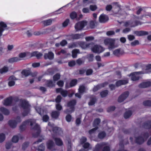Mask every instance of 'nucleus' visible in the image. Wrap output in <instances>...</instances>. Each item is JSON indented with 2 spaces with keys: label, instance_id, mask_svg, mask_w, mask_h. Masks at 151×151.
<instances>
[{
  "label": "nucleus",
  "instance_id": "1",
  "mask_svg": "<svg viewBox=\"0 0 151 151\" xmlns=\"http://www.w3.org/2000/svg\"><path fill=\"white\" fill-rule=\"evenodd\" d=\"M29 123L31 126H34L32 129H34L35 132H36V134H33V135L35 137H37L40 132V129L39 126L35 123V121L34 119L27 120L24 122L19 127L20 130L21 131L25 130L26 126L29 125Z\"/></svg>",
  "mask_w": 151,
  "mask_h": 151
},
{
  "label": "nucleus",
  "instance_id": "2",
  "mask_svg": "<svg viewBox=\"0 0 151 151\" xmlns=\"http://www.w3.org/2000/svg\"><path fill=\"white\" fill-rule=\"evenodd\" d=\"M116 40L113 39H107L104 40V44L108 46V49L111 50L117 47L115 45Z\"/></svg>",
  "mask_w": 151,
  "mask_h": 151
},
{
  "label": "nucleus",
  "instance_id": "3",
  "mask_svg": "<svg viewBox=\"0 0 151 151\" xmlns=\"http://www.w3.org/2000/svg\"><path fill=\"white\" fill-rule=\"evenodd\" d=\"M76 101L75 100L70 101L68 102L67 105V106L70 108L69 109H67L64 111L65 114L71 113L74 111V106L76 104Z\"/></svg>",
  "mask_w": 151,
  "mask_h": 151
},
{
  "label": "nucleus",
  "instance_id": "4",
  "mask_svg": "<svg viewBox=\"0 0 151 151\" xmlns=\"http://www.w3.org/2000/svg\"><path fill=\"white\" fill-rule=\"evenodd\" d=\"M21 103V106L24 109L23 115L24 116H26L29 112V106L28 103L24 100L22 101Z\"/></svg>",
  "mask_w": 151,
  "mask_h": 151
},
{
  "label": "nucleus",
  "instance_id": "5",
  "mask_svg": "<svg viewBox=\"0 0 151 151\" xmlns=\"http://www.w3.org/2000/svg\"><path fill=\"white\" fill-rule=\"evenodd\" d=\"M148 137V134L146 133L143 136H139L136 137L135 138V142L138 144H141L146 140Z\"/></svg>",
  "mask_w": 151,
  "mask_h": 151
},
{
  "label": "nucleus",
  "instance_id": "6",
  "mask_svg": "<svg viewBox=\"0 0 151 151\" xmlns=\"http://www.w3.org/2000/svg\"><path fill=\"white\" fill-rule=\"evenodd\" d=\"M112 6L113 11L115 13H119L122 10L121 6L119 2H114L111 3Z\"/></svg>",
  "mask_w": 151,
  "mask_h": 151
},
{
  "label": "nucleus",
  "instance_id": "7",
  "mask_svg": "<svg viewBox=\"0 0 151 151\" xmlns=\"http://www.w3.org/2000/svg\"><path fill=\"white\" fill-rule=\"evenodd\" d=\"M87 22L86 21H83L77 23L75 25V27L77 31L82 29L87 24Z\"/></svg>",
  "mask_w": 151,
  "mask_h": 151
},
{
  "label": "nucleus",
  "instance_id": "8",
  "mask_svg": "<svg viewBox=\"0 0 151 151\" xmlns=\"http://www.w3.org/2000/svg\"><path fill=\"white\" fill-rule=\"evenodd\" d=\"M48 125L52 129L53 131L58 135H61L63 134V131L61 129L57 127H54V125L52 124L50 122L48 123Z\"/></svg>",
  "mask_w": 151,
  "mask_h": 151
},
{
  "label": "nucleus",
  "instance_id": "9",
  "mask_svg": "<svg viewBox=\"0 0 151 151\" xmlns=\"http://www.w3.org/2000/svg\"><path fill=\"white\" fill-rule=\"evenodd\" d=\"M144 73L141 72H134L130 74L129 76H131L132 80L136 81L139 79V74Z\"/></svg>",
  "mask_w": 151,
  "mask_h": 151
},
{
  "label": "nucleus",
  "instance_id": "10",
  "mask_svg": "<svg viewBox=\"0 0 151 151\" xmlns=\"http://www.w3.org/2000/svg\"><path fill=\"white\" fill-rule=\"evenodd\" d=\"M104 50L102 47L97 45H94L91 48L92 51L95 53H100Z\"/></svg>",
  "mask_w": 151,
  "mask_h": 151
},
{
  "label": "nucleus",
  "instance_id": "11",
  "mask_svg": "<svg viewBox=\"0 0 151 151\" xmlns=\"http://www.w3.org/2000/svg\"><path fill=\"white\" fill-rule=\"evenodd\" d=\"M129 94L128 92H125L122 93L119 97L118 100V101L119 102H123L128 97Z\"/></svg>",
  "mask_w": 151,
  "mask_h": 151
},
{
  "label": "nucleus",
  "instance_id": "12",
  "mask_svg": "<svg viewBox=\"0 0 151 151\" xmlns=\"http://www.w3.org/2000/svg\"><path fill=\"white\" fill-rule=\"evenodd\" d=\"M109 20V18L106 15L102 14L99 18V22L101 23H104L107 22Z\"/></svg>",
  "mask_w": 151,
  "mask_h": 151
},
{
  "label": "nucleus",
  "instance_id": "13",
  "mask_svg": "<svg viewBox=\"0 0 151 151\" xmlns=\"http://www.w3.org/2000/svg\"><path fill=\"white\" fill-rule=\"evenodd\" d=\"M8 85L9 86H14L15 84V81L17 80V78L14 76H11L9 78Z\"/></svg>",
  "mask_w": 151,
  "mask_h": 151
},
{
  "label": "nucleus",
  "instance_id": "14",
  "mask_svg": "<svg viewBox=\"0 0 151 151\" xmlns=\"http://www.w3.org/2000/svg\"><path fill=\"white\" fill-rule=\"evenodd\" d=\"M54 56V54L51 52H49L48 53H45L44 55V57L45 59L52 60Z\"/></svg>",
  "mask_w": 151,
  "mask_h": 151
},
{
  "label": "nucleus",
  "instance_id": "15",
  "mask_svg": "<svg viewBox=\"0 0 151 151\" xmlns=\"http://www.w3.org/2000/svg\"><path fill=\"white\" fill-rule=\"evenodd\" d=\"M6 27L7 25L4 22H0V37L2 35V32L6 29Z\"/></svg>",
  "mask_w": 151,
  "mask_h": 151
},
{
  "label": "nucleus",
  "instance_id": "16",
  "mask_svg": "<svg viewBox=\"0 0 151 151\" xmlns=\"http://www.w3.org/2000/svg\"><path fill=\"white\" fill-rule=\"evenodd\" d=\"M77 80L76 79H73L71 81L70 83V85H68V83H66L65 84V87L66 88H69L70 87L74 86L77 83Z\"/></svg>",
  "mask_w": 151,
  "mask_h": 151
},
{
  "label": "nucleus",
  "instance_id": "17",
  "mask_svg": "<svg viewBox=\"0 0 151 151\" xmlns=\"http://www.w3.org/2000/svg\"><path fill=\"white\" fill-rule=\"evenodd\" d=\"M124 53V51L123 50L121 49H116L113 52V54L117 56L122 55Z\"/></svg>",
  "mask_w": 151,
  "mask_h": 151
},
{
  "label": "nucleus",
  "instance_id": "18",
  "mask_svg": "<svg viewBox=\"0 0 151 151\" xmlns=\"http://www.w3.org/2000/svg\"><path fill=\"white\" fill-rule=\"evenodd\" d=\"M131 27H136L138 25H141L143 23L138 20H131Z\"/></svg>",
  "mask_w": 151,
  "mask_h": 151
},
{
  "label": "nucleus",
  "instance_id": "19",
  "mask_svg": "<svg viewBox=\"0 0 151 151\" xmlns=\"http://www.w3.org/2000/svg\"><path fill=\"white\" fill-rule=\"evenodd\" d=\"M43 55L41 53L38 52L37 51H34L31 53L30 57L35 56L37 59H40L42 56Z\"/></svg>",
  "mask_w": 151,
  "mask_h": 151
},
{
  "label": "nucleus",
  "instance_id": "20",
  "mask_svg": "<svg viewBox=\"0 0 151 151\" xmlns=\"http://www.w3.org/2000/svg\"><path fill=\"white\" fill-rule=\"evenodd\" d=\"M12 101V97H9L5 100L3 103L5 106H8L11 105Z\"/></svg>",
  "mask_w": 151,
  "mask_h": 151
},
{
  "label": "nucleus",
  "instance_id": "21",
  "mask_svg": "<svg viewBox=\"0 0 151 151\" xmlns=\"http://www.w3.org/2000/svg\"><path fill=\"white\" fill-rule=\"evenodd\" d=\"M30 55L31 53L29 52H21L19 54V58L22 60V58H23L26 56L29 57H30Z\"/></svg>",
  "mask_w": 151,
  "mask_h": 151
},
{
  "label": "nucleus",
  "instance_id": "22",
  "mask_svg": "<svg viewBox=\"0 0 151 151\" xmlns=\"http://www.w3.org/2000/svg\"><path fill=\"white\" fill-rule=\"evenodd\" d=\"M151 83L150 82H143L139 85V87L142 88H147L151 85Z\"/></svg>",
  "mask_w": 151,
  "mask_h": 151
},
{
  "label": "nucleus",
  "instance_id": "23",
  "mask_svg": "<svg viewBox=\"0 0 151 151\" xmlns=\"http://www.w3.org/2000/svg\"><path fill=\"white\" fill-rule=\"evenodd\" d=\"M134 33L138 36H142L147 35L148 34L147 32L143 31H135L134 32Z\"/></svg>",
  "mask_w": 151,
  "mask_h": 151
},
{
  "label": "nucleus",
  "instance_id": "24",
  "mask_svg": "<svg viewBox=\"0 0 151 151\" xmlns=\"http://www.w3.org/2000/svg\"><path fill=\"white\" fill-rule=\"evenodd\" d=\"M78 45H79L83 49H86L91 46H93L91 44H87L84 42H78Z\"/></svg>",
  "mask_w": 151,
  "mask_h": 151
},
{
  "label": "nucleus",
  "instance_id": "25",
  "mask_svg": "<svg viewBox=\"0 0 151 151\" xmlns=\"http://www.w3.org/2000/svg\"><path fill=\"white\" fill-rule=\"evenodd\" d=\"M128 83V80H121L117 81L116 83L117 86H119L122 85H124Z\"/></svg>",
  "mask_w": 151,
  "mask_h": 151
},
{
  "label": "nucleus",
  "instance_id": "26",
  "mask_svg": "<svg viewBox=\"0 0 151 151\" xmlns=\"http://www.w3.org/2000/svg\"><path fill=\"white\" fill-rule=\"evenodd\" d=\"M23 138V136L19 134L17 136H14L12 138V141L14 143H16L18 142L19 138L22 139Z\"/></svg>",
  "mask_w": 151,
  "mask_h": 151
},
{
  "label": "nucleus",
  "instance_id": "27",
  "mask_svg": "<svg viewBox=\"0 0 151 151\" xmlns=\"http://www.w3.org/2000/svg\"><path fill=\"white\" fill-rule=\"evenodd\" d=\"M0 111L5 115H8L10 114L8 109L3 107L0 108Z\"/></svg>",
  "mask_w": 151,
  "mask_h": 151
},
{
  "label": "nucleus",
  "instance_id": "28",
  "mask_svg": "<svg viewBox=\"0 0 151 151\" xmlns=\"http://www.w3.org/2000/svg\"><path fill=\"white\" fill-rule=\"evenodd\" d=\"M21 59L18 57H14L10 58L8 60L9 63H12L15 62H18L21 60Z\"/></svg>",
  "mask_w": 151,
  "mask_h": 151
},
{
  "label": "nucleus",
  "instance_id": "29",
  "mask_svg": "<svg viewBox=\"0 0 151 151\" xmlns=\"http://www.w3.org/2000/svg\"><path fill=\"white\" fill-rule=\"evenodd\" d=\"M55 145L52 141L49 140L47 143V148L49 149H51Z\"/></svg>",
  "mask_w": 151,
  "mask_h": 151
},
{
  "label": "nucleus",
  "instance_id": "30",
  "mask_svg": "<svg viewBox=\"0 0 151 151\" xmlns=\"http://www.w3.org/2000/svg\"><path fill=\"white\" fill-rule=\"evenodd\" d=\"M52 22V20L49 19L46 20H44L42 21V23L45 26H46L51 25Z\"/></svg>",
  "mask_w": 151,
  "mask_h": 151
},
{
  "label": "nucleus",
  "instance_id": "31",
  "mask_svg": "<svg viewBox=\"0 0 151 151\" xmlns=\"http://www.w3.org/2000/svg\"><path fill=\"white\" fill-rule=\"evenodd\" d=\"M86 89V88L84 86L80 85L78 88V92L82 94L85 92Z\"/></svg>",
  "mask_w": 151,
  "mask_h": 151
},
{
  "label": "nucleus",
  "instance_id": "32",
  "mask_svg": "<svg viewBox=\"0 0 151 151\" xmlns=\"http://www.w3.org/2000/svg\"><path fill=\"white\" fill-rule=\"evenodd\" d=\"M54 139L56 145L58 146H61L63 145V141L60 139L56 138Z\"/></svg>",
  "mask_w": 151,
  "mask_h": 151
},
{
  "label": "nucleus",
  "instance_id": "33",
  "mask_svg": "<svg viewBox=\"0 0 151 151\" xmlns=\"http://www.w3.org/2000/svg\"><path fill=\"white\" fill-rule=\"evenodd\" d=\"M83 36L82 34H78L72 35L71 36L72 38L74 39H78L82 38Z\"/></svg>",
  "mask_w": 151,
  "mask_h": 151
},
{
  "label": "nucleus",
  "instance_id": "34",
  "mask_svg": "<svg viewBox=\"0 0 151 151\" xmlns=\"http://www.w3.org/2000/svg\"><path fill=\"white\" fill-rule=\"evenodd\" d=\"M60 112L58 111H54L52 112L51 116L54 118H57L60 115Z\"/></svg>",
  "mask_w": 151,
  "mask_h": 151
},
{
  "label": "nucleus",
  "instance_id": "35",
  "mask_svg": "<svg viewBox=\"0 0 151 151\" xmlns=\"http://www.w3.org/2000/svg\"><path fill=\"white\" fill-rule=\"evenodd\" d=\"M22 73L23 75L25 77H27L30 75L31 70H24L22 71Z\"/></svg>",
  "mask_w": 151,
  "mask_h": 151
},
{
  "label": "nucleus",
  "instance_id": "36",
  "mask_svg": "<svg viewBox=\"0 0 151 151\" xmlns=\"http://www.w3.org/2000/svg\"><path fill=\"white\" fill-rule=\"evenodd\" d=\"M79 53V50L77 49L73 50L72 51V56L73 58H75L77 57V54Z\"/></svg>",
  "mask_w": 151,
  "mask_h": 151
},
{
  "label": "nucleus",
  "instance_id": "37",
  "mask_svg": "<svg viewBox=\"0 0 151 151\" xmlns=\"http://www.w3.org/2000/svg\"><path fill=\"white\" fill-rule=\"evenodd\" d=\"M9 126L12 128H15L17 126V124L15 123V121L13 120H11L9 121Z\"/></svg>",
  "mask_w": 151,
  "mask_h": 151
},
{
  "label": "nucleus",
  "instance_id": "38",
  "mask_svg": "<svg viewBox=\"0 0 151 151\" xmlns=\"http://www.w3.org/2000/svg\"><path fill=\"white\" fill-rule=\"evenodd\" d=\"M8 67L6 66H4L2 68L0 69V73L2 74L7 72L8 70Z\"/></svg>",
  "mask_w": 151,
  "mask_h": 151
},
{
  "label": "nucleus",
  "instance_id": "39",
  "mask_svg": "<svg viewBox=\"0 0 151 151\" xmlns=\"http://www.w3.org/2000/svg\"><path fill=\"white\" fill-rule=\"evenodd\" d=\"M132 114V112L130 111H127L124 114V118L125 119L129 118Z\"/></svg>",
  "mask_w": 151,
  "mask_h": 151
},
{
  "label": "nucleus",
  "instance_id": "40",
  "mask_svg": "<svg viewBox=\"0 0 151 151\" xmlns=\"http://www.w3.org/2000/svg\"><path fill=\"white\" fill-rule=\"evenodd\" d=\"M46 83L47 86L50 87H52L54 85L52 81L51 80H47Z\"/></svg>",
  "mask_w": 151,
  "mask_h": 151
},
{
  "label": "nucleus",
  "instance_id": "41",
  "mask_svg": "<svg viewBox=\"0 0 151 151\" xmlns=\"http://www.w3.org/2000/svg\"><path fill=\"white\" fill-rule=\"evenodd\" d=\"M37 112L41 115L44 114L45 111L40 107H37L35 109Z\"/></svg>",
  "mask_w": 151,
  "mask_h": 151
},
{
  "label": "nucleus",
  "instance_id": "42",
  "mask_svg": "<svg viewBox=\"0 0 151 151\" xmlns=\"http://www.w3.org/2000/svg\"><path fill=\"white\" fill-rule=\"evenodd\" d=\"M104 84H102L95 86L93 88V91H98L99 89L101 87H104Z\"/></svg>",
  "mask_w": 151,
  "mask_h": 151
},
{
  "label": "nucleus",
  "instance_id": "43",
  "mask_svg": "<svg viewBox=\"0 0 151 151\" xmlns=\"http://www.w3.org/2000/svg\"><path fill=\"white\" fill-rule=\"evenodd\" d=\"M124 26L125 27H131V20L125 22H123Z\"/></svg>",
  "mask_w": 151,
  "mask_h": 151
},
{
  "label": "nucleus",
  "instance_id": "44",
  "mask_svg": "<svg viewBox=\"0 0 151 151\" xmlns=\"http://www.w3.org/2000/svg\"><path fill=\"white\" fill-rule=\"evenodd\" d=\"M60 74L59 73H57L55 74L53 76V79L54 81H57L59 80L60 78Z\"/></svg>",
  "mask_w": 151,
  "mask_h": 151
},
{
  "label": "nucleus",
  "instance_id": "45",
  "mask_svg": "<svg viewBox=\"0 0 151 151\" xmlns=\"http://www.w3.org/2000/svg\"><path fill=\"white\" fill-rule=\"evenodd\" d=\"M112 9V6L111 4H108L105 7V9L107 11L110 12Z\"/></svg>",
  "mask_w": 151,
  "mask_h": 151
},
{
  "label": "nucleus",
  "instance_id": "46",
  "mask_svg": "<svg viewBox=\"0 0 151 151\" xmlns=\"http://www.w3.org/2000/svg\"><path fill=\"white\" fill-rule=\"evenodd\" d=\"M108 93V91L105 90L102 91L100 93V95L102 97H104L107 95Z\"/></svg>",
  "mask_w": 151,
  "mask_h": 151
},
{
  "label": "nucleus",
  "instance_id": "47",
  "mask_svg": "<svg viewBox=\"0 0 151 151\" xmlns=\"http://www.w3.org/2000/svg\"><path fill=\"white\" fill-rule=\"evenodd\" d=\"M78 45V42H75L69 45L68 46L69 48H73L77 47Z\"/></svg>",
  "mask_w": 151,
  "mask_h": 151
},
{
  "label": "nucleus",
  "instance_id": "48",
  "mask_svg": "<svg viewBox=\"0 0 151 151\" xmlns=\"http://www.w3.org/2000/svg\"><path fill=\"white\" fill-rule=\"evenodd\" d=\"M100 122V120L99 119L97 118L94 121L93 125L94 127L99 124Z\"/></svg>",
  "mask_w": 151,
  "mask_h": 151
},
{
  "label": "nucleus",
  "instance_id": "49",
  "mask_svg": "<svg viewBox=\"0 0 151 151\" xmlns=\"http://www.w3.org/2000/svg\"><path fill=\"white\" fill-rule=\"evenodd\" d=\"M77 14L75 12H72L70 15V17L72 19H74L77 17Z\"/></svg>",
  "mask_w": 151,
  "mask_h": 151
},
{
  "label": "nucleus",
  "instance_id": "50",
  "mask_svg": "<svg viewBox=\"0 0 151 151\" xmlns=\"http://www.w3.org/2000/svg\"><path fill=\"white\" fill-rule=\"evenodd\" d=\"M96 24V22L95 21H91L90 22V27L91 28H93L95 27Z\"/></svg>",
  "mask_w": 151,
  "mask_h": 151
},
{
  "label": "nucleus",
  "instance_id": "51",
  "mask_svg": "<svg viewBox=\"0 0 151 151\" xmlns=\"http://www.w3.org/2000/svg\"><path fill=\"white\" fill-rule=\"evenodd\" d=\"M89 8L92 11H95L97 8V7L96 5H90L89 6Z\"/></svg>",
  "mask_w": 151,
  "mask_h": 151
},
{
  "label": "nucleus",
  "instance_id": "52",
  "mask_svg": "<svg viewBox=\"0 0 151 151\" xmlns=\"http://www.w3.org/2000/svg\"><path fill=\"white\" fill-rule=\"evenodd\" d=\"M143 105L145 106H151V101L148 100L144 101Z\"/></svg>",
  "mask_w": 151,
  "mask_h": 151
},
{
  "label": "nucleus",
  "instance_id": "53",
  "mask_svg": "<svg viewBox=\"0 0 151 151\" xmlns=\"http://www.w3.org/2000/svg\"><path fill=\"white\" fill-rule=\"evenodd\" d=\"M146 70L147 71L145 73H151V64L148 65L146 67Z\"/></svg>",
  "mask_w": 151,
  "mask_h": 151
},
{
  "label": "nucleus",
  "instance_id": "54",
  "mask_svg": "<svg viewBox=\"0 0 151 151\" xmlns=\"http://www.w3.org/2000/svg\"><path fill=\"white\" fill-rule=\"evenodd\" d=\"M96 100V98H93L92 99L90 102L88 103V104L89 105H93L95 103V102Z\"/></svg>",
  "mask_w": 151,
  "mask_h": 151
},
{
  "label": "nucleus",
  "instance_id": "55",
  "mask_svg": "<svg viewBox=\"0 0 151 151\" xmlns=\"http://www.w3.org/2000/svg\"><path fill=\"white\" fill-rule=\"evenodd\" d=\"M56 109L58 111H60L62 109L63 107L60 104H57L55 105Z\"/></svg>",
  "mask_w": 151,
  "mask_h": 151
},
{
  "label": "nucleus",
  "instance_id": "56",
  "mask_svg": "<svg viewBox=\"0 0 151 151\" xmlns=\"http://www.w3.org/2000/svg\"><path fill=\"white\" fill-rule=\"evenodd\" d=\"M98 128L97 127H96L95 128L92 129L89 131V133L90 134H91L94 133L97 130Z\"/></svg>",
  "mask_w": 151,
  "mask_h": 151
},
{
  "label": "nucleus",
  "instance_id": "57",
  "mask_svg": "<svg viewBox=\"0 0 151 151\" xmlns=\"http://www.w3.org/2000/svg\"><path fill=\"white\" fill-rule=\"evenodd\" d=\"M131 29L130 28L127 27L124 29L122 30V32L126 34L130 31Z\"/></svg>",
  "mask_w": 151,
  "mask_h": 151
},
{
  "label": "nucleus",
  "instance_id": "58",
  "mask_svg": "<svg viewBox=\"0 0 151 151\" xmlns=\"http://www.w3.org/2000/svg\"><path fill=\"white\" fill-rule=\"evenodd\" d=\"M5 139V135L3 134H0V142H3Z\"/></svg>",
  "mask_w": 151,
  "mask_h": 151
},
{
  "label": "nucleus",
  "instance_id": "59",
  "mask_svg": "<svg viewBox=\"0 0 151 151\" xmlns=\"http://www.w3.org/2000/svg\"><path fill=\"white\" fill-rule=\"evenodd\" d=\"M60 93L63 97H65L67 95L68 91H67L63 89Z\"/></svg>",
  "mask_w": 151,
  "mask_h": 151
},
{
  "label": "nucleus",
  "instance_id": "60",
  "mask_svg": "<svg viewBox=\"0 0 151 151\" xmlns=\"http://www.w3.org/2000/svg\"><path fill=\"white\" fill-rule=\"evenodd\" d=\"M139 42L138 40H135L133 42H131V45L132 46H134L137 45L139 44Z\"/></svg>",
  "mask_w": 151,
  "mask_h": 151
},
{
  "label": "nucleus",
  "instance_id": "61",
  "mask_svg": "<svg viewBox=\"0 0 151 151\" xmlns=\"http://www.w3.org/2000/svg\"><path fill=\"white\" fill-rule=\"evenodd\" d=\"M45 147L43 144H41L39 147L38 151H44Z\"/></svg>",
  "mask_w": 151,
  "mask_h": 151
},
{
  "label": "nucleus",
  "instance_id": "62",
  "mask_svg": "<svg viewBox=\"0 0 151 151\" xmlns=\"http://www.w3.org/2000/svg\"><path fill=\"white\" fill-rule=\"evenodd\" d=\"M69 22V20L68 19H66L63 23V26L64 27H66L67 26Z\"/></svg>",
  "mask_w": 151,
  "mask_h": 151
},
{
  "label": "nucleus",
  "instance_id": "63",
  "mask_svg": "<svg viewBox=\"0 0 151 151\" xmlns=\"http://www.w3.org/2000/svg\"><path fill=\"white\" fill-rule=\"evenodd\" d=\"M106 134L105 132H101L98 135L99 137L101 139L104 138Z\"/></svg>",
  "mask_w": 151,
  "mask_h": 151
},
{
  "label": "nucleus",
  "instance_id": "64",
  "mask_svg": "<svg viewBox=\"0 0 151 151\" xmlns=\"http://www.w3.org/2000/svg\"><path fill=\"white\" fill-rule=\"evenodd\" d=\"M13 120L15 121V123L17 124L20 122L22 121L20 117L19 116L17 117L15 119Z\"/></svg>",
  "mask_w": 151,
  "mask_h": 151
}]
</instances>
